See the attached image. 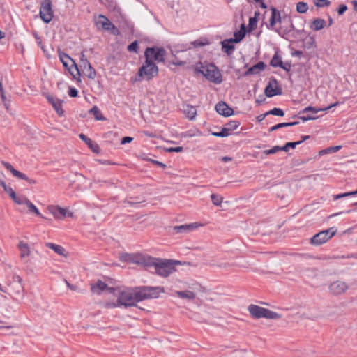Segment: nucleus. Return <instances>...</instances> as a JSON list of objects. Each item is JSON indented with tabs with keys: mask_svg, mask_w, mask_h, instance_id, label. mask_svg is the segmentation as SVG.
<instances>
[{
	"mask_svg": "<svg viewBox=\"0 0 357 357\" xmlns=\"http://www.w3.org/2000/svg\"><path fill=\"white\" fill-rule=\"evenodd\" d=\"M239 125L240 123L238 121H231L226 124L225 127L231 132V131L235 130L239 126Z\"/></svg>",
	"mask_w": 357,
	"mask_h": 357,
	"instance_id": "obj_42",
	"label": "nucleus"
},
{
	"mask_svg": "<svg viewBox=\"0 0 357 357\" xmlns=\"http://www.w3.org/2000/svg\"><path fill=\"white\" fill-rule=\"evenodd\" d=\"M95 24L98 29L109 31L112 33L117 31L116 27L103 15H99L95 18Z\"/></svg>",
	"mask_w": 357,
	"mask_h": 357,
	"instance_id": "obj_10",
	"label": "nucleus"
},
{
	"mask_svg": "<svg viewBox=\"0 0 357 357\" xmlns=\"http://www.w3.org/2000/svg\"><path fill=\"white\" fill-rule=\"evenodd\" d=\"M46 247L49 248L50 249L54 250L56 253L61 256H65V249L59 245L52 243H47L45 244Z\"/></svg>",
	"mask_w": 357,
	"mask_h": 357,
	"instance_id": "obj_31",
	"label": "nucleus"
},
{
	"mask_svg": "<svg viewBox=\"0 0 357 357\" xmlns=\"http://www.w3.org/2000/svg\"><path fill=\"white\" fill-rule=\"evenodd\" d=\"M337 105H338V102H337L335 103L331 104V105H329V106H328L326 107L319 108V109H317L315 107L309 106V107H307L304 108L303 109L301 110L299 112V114H305V113H307L308 112H311L313 114H316V113H317L318 112H320V111H328L331 108H332V107H335V106H336Z\"/></svg>",
	"mask_w": 357,
	"mask_h": 357,
	"instance_id": "obj_23",
	"label": "nucleus"
},
{
	"mask_svg": "<svg viewBox=\"0 0 357 357\" xmlns=\"http://www.w3.org/2000/svg\"><path fill=\"white\" fill-rule=\"evenodd\" d=\"M2 102H3V105H4L5 107H6V110L8 111L9 107H10V101L9 100H8L6 98V97L5 96V100H2Z\"/></svg>",
	"mask_w": 357,
	"mask_h": 357,
	"instance_id": "obj_62",
	"label": "nucleus"
},
{
	"mask_svg": "<svg viewBox=\"0 0 357 357\" xmlns=\"http://www.w3.org/2000/svg\"><path fill=\"white\" fill-rule=\"evenodd\" d=\"M266 65L264 62L260 61L257 63V64L252 66L250 67L247 72L245 73V75H254L257 74L259 72L264 70L265 69Z\"/></svg>",
	"mask_w": 357,
	"mask_h": 357,
	"instance_id": "obj_26",
	"label": "nucleus"
},
{
	"mask_svg": "<svg viewBox=\"0 0 357 357\" xmlns=\"http://www.w3.org/2000/svg\"><path fill=\"white\" fill-rule=\"evenodd\" d=\"M299 118H300L303 121H310V120H314V119H317V116H311V115H306V116H299Z\"/></svg>",
	"mask_w": 357,
	"mask_h": 357,
	"instance_id": "obj_56",
	"label": "nucleus"
},
{
	"mask_svg": "<svg viewBox=\"0 0 357 357\" xmlns=\"http://www.w3.org/2000/svg\"><path fill=\"white\" fill-rule=\"evenodd\" d=\"M90 65H91V63L86 59L85 54H84V52H82L80 62H79V66H80L81 68L87 67L88 66H90Z\"/></svg>",
	"mask_w": 357,
	"mask_h": 357,
	"instance_id": "obj_44",
	"label": "nucleus"
},
{
	"mask_svg": "<svg viewBox=\"0 0 357 357\" xmlns=\"http://www.w3.org/2000/svg\"><path fill=\"white\" fill-rule=\"evenodd\" d=\"M158 68L153 61L146 59L145 63L139 69L137 75L132 78L133 82H140L142 79L150 80L158 75Z\"/></svg>",
	"mask_w": 357,
	"mask_h": 357,
	"instance_id": "obj_3",
	"label": "nucleus"
},
{
	"mask_svg": "<svg viewBox=\"0 0 357 357\" xmlns=\"http://www.w3.org/2000/svg\"><path fill=\"white\" fill-rule=\"evenodd\" d=\"M68 95L73 98L77 97L78 95V91L75 88L70 87L68 91Z\"/></svg>",
	"mask_w": 357,
	"mask_h": 357,
	"instance_id": "obj_54",
	"label": "nucleus"
},
{
	"mask_svg": "<svg viewBox=\"0 0 357 357\" xmlns=\"http://www.w3.org/2000/svg\"><path fill=\"white\" fill-rule=\"evenodd\" d=\"M347 10V6L346 5H340L338 8L337 13L340 15H343Z\"/></svg>",
	"mask_w": 357,
	"mask_h": 357,
	"instance_id": "obj_60",
	"label": "nucleus"
},
{
	"mask_svg": "<svg viewBox=\"0 0 357 357\" xmlns=\"http://www.w3.org/2000/svg\"><path fill=\"white\" fill-rule=\"evenodd\" d=\"M91 289L93 293L97 294H100L106 289H108L111 292L112 290H113L112 288H108L107 285L100 280H98L96 284H92Z\"/></svg>",
	"mask_w": 357,
	"mask_h": 357,
	"instance_id": "obj_19",
	"label": "nucleus"
},
{
	"mask_svg": "<svg viewBox=\"0 0 357 357\" xmlns=\"http://www.w3.org/2000/svg\"><path fill=\"white\" fill-rule=\"evenodd\" d=\"M221 161L224 162H228L232 160V158L228 156H224L220 158Z\"/></svg>",
	"mask_w": 357,
	"mask_h": 357,
	"instance_id": "obj_64",
	"label": "nucleus"
},
{
	"mask_svg": "<svg viewBox=\"0 0 357 357\" xmlns=\"http://www.w3.org/2000/svg\"><path fill=\"white\" fill-rule=\"evenodd\" d=\"M140 261L143 264L144 267L153 269V271H151L152 273L164 278L168 277L175 272L174 265L179 264L178 261L155 258L149 255H146V257L142 258Z\"/></svg>",
	"mask_w": 357,
	"mask_h": 357,
	"instance_id": "obj_1",
	"label": "nucleus"
},
{
	"mask_svg": "<svg viewBox=\"0 0 357 357\" xmlns=\"http://www.w3.org/2000/svg\"><path fill=\"white\" fill-rule=\"evenodd\" d=\"M18 248L20 251L21 259H24L29 256L30 248L27 243L21 241L18 245Z\"/></svg>",
	"mask_w": 357,
	"mask_h": 357,
	"instance_id": "obj_27",
	"label": "nucleus"
},
{
	"mask_svg": "<svg viewBox=\"0 0 357 357\" xmlns=\"http://www.w3.org/2000/svg\"><path fill=\"white\" fill-rule=\"evenodd\" d=\"M183 112L190 120L195 119L197 115V109L194 106L190 105H185L183 106Z\"/></svg>",
	"mask_w": 357,
	"mask_h": 357,
	"instance_id": "obj_24",
	"label": "nucleus"
},
{
	"mask_svg": "<svg viewBox=\"0 0 357 357\" xmlns=\"http://www.w3.org/2000/svg\"><path fill=\"white\" fill-rule=\"evenodd\" d=\"M328 289L331 294L337 296L345 293L349 287L345 282L337 280L332 282Z\"/></svg>",
	"mask_w": 357,
	"mask_h": 357,
	"instance_id": "obj_11",
	"label": "nucleus"
},
{
	"mask_svg": "<svg viewBox=\"0 0 357 357\" xmlns=\"http://www.w3.org/2000/svg\"><path fill=\"white\" fill-rule=\"evenodd\" d=\"M2 165L11 172V174L16 178H20V179H27V176L20 171L15 169L10 163L7 162H2Z\"/></svg>",
	"mask_w": 357,
	"mask_h": 357,
	"instance_id": "obj_22",
	"label": "nucleus"
},
{
	"mask_svg": "<svg viewBox=\"0 0 357 357\" xmlns=\"http://www.w3.org/2000/svg\"><path fill=\"white\" fill-rule=\"evenodd\" d=\"M281 151V148L279 146H275L271 149L264 150L263 151V153L265 155H271V154H275L278 151Z\"/></svg>",
	"mask_w": 357,
	"mask_h": 357,
	"instance_id": "obj_49",
	"label": "nucleus"
},
{
	"mask_svg": "<svg viewBox=\"0 0 357 357\" xmlns=\"http://www.w3.org/2000/svg\"><path fill=\"white\" fill-rule=\"evenodd\" d=\"M357 195V190L352 191V192H345V193H342V194H338V195H336L334 197V199H340V198H342V197H349V196H353V195Z\"/></svg>",
	"mask_w": 357,
	"mask_h": 357,
	"instance_id": "obj_48",
	"label": "nucleus"
},
{
	"mask_svg": "<svg viewBox=\"0 0 357 357\" xmlns=\"http://www.w3.org/2000/svg\"><path fill=\"white\" fill-rule=\"evenodd\" d=\"M59 58L62 63L70 62V64L74 63V60L71 59L68 54L65 53H60Z\"/></svg>",
	"mask_w": 357,
	"mask_h": 357,
	"instance_id": "obj_43",
	"label": "nucleus"
},
{
	"mask_svg": "<svg viewBox=\"0 0 357 357\" xmlns=\"http://www.w3.org/2000/svg\"><path fill=\"white\" fill-rule=\"evenodd\" d=\"M234 43H235L232 40V38L225 39L221 42L222 49L228 56L231 55L234 50Z\"/></svg>",
	"mask_w": 357,
	"mask_h": 357,
	"instance_id": "obj_18",
	"label": "nucleus"
},
{
	"mask_svg": "<svg viewBox=\"0 0 357 357\" xmlns=\"http://www.w3.org/2000/svg\"><path fill=\"white\" fill-rule=\"evenodd\" d=\"M325 25L326 21L324 19L317 18L312 21L310 27L314 31H318L322 29L325 26Z\"/></svg>",
	"mask_w": 357,
	"mask_h": 357,
	"instance_id": "obj_30",
	"label": "nucleus"
},
{
	"mask_svg": "<svg viewBox=\"0 0 357 357\" xmlns=\"http://www.w3.org/2000/svg\"><path fill=\"white\" fill-rule=\"evenodd\" d=\"M313 1L314 5L319 8L328 6L331 4L328 0H313Z\"/></svg>",
	"mask_w": 357,
	"mask_h": 357,
	"instance_id": "obj_45",
	"label": "nucleus"
},
{
	"mask_svg": "<svg viewBox=\"0 0 357 357\" xmlns=\"http://www.w3.org/2000/svg\"><path fill=\"white\" fill-rule=\"evenodd\" d=\"M216 112L224 116H230L234 114L233 109L225 102H220L215 105Z\"/></svg>",
	"mask_w": 357,
	"mask_h": 357,
	"instance_id": "obj_16",
	"label": "nucleus"
},
{
	"mask_svg": "<svg viewBox=\"0 0 357 357\" xmlns=\"http://www.w3.org/2000/svg\"><path fill=\"white\" fill-rule=\"evenodd\" d=\"M307 10L308 5L307 3L301 1L296 4V11L298 13H305L307 11Z\"/></svg>",
	"mask_w": 357,
	"mask_h": 357,
	"instance_id": "obj_38",
	"label": "nucleus"
},
{
	"mask_svg": "<svg viewBox=\"0 0 357 357\" xmlns=\"http://www.w3.org/2000/svg\"><path fill=\"white\" fill-rule=\"evenodd\" d=\"M340 148H341L340 146L329 147V148H327V149H324V151H325V153H332V152H337V151H339L340 149Z\"/></svg>",
	"mask_w": 357,
	"mask_h": 357,
	"instance_id": "obj_53",
	"label": "nucleus"
},
{
	"mask_svg": "<svg viewBox=\"0 0 357 357\" xmlns=\"http://www.w3.org/2000/svg\"><path fill=\"white\" fill-rule=\"evenodd\" d=\"M282 93V90L281 87L278 86V81L275 78L271 79L265 89L266 96L271 98L277 95H281Z\"/></svg>",
	"mask_w": 357,
	"mask_h": 357,
	"instance_id": "obj_12",
	"label": "nucleus"
},
{
	"mask_svg": "<svg viewBox=\"0 0 357 357\" xmlns=\"http://www.w3.org/2000/svg\"><path fill=\"white\" fill-rule=\"evenodd\" d=\"M133 293L135 294V297H136L137 303L149 298L147 292L145 290V286L136 289L133 291Z\"/></svg>",
	"mask_w": 357,
	"mask_h": 357,
	"instance_id": "obj_25",
	"label": "nucleus"
},
{
	"mask_svg": "<svg viewBox=\"0 0 357 357\" xmlns=\"http://www.w3.org/2000/svg\"><path fill=\"white\" fill-rule=\"evenodd\" d=\"M47 210L57 220H63L66 217L73 218L74 216L72 211L58 205H50L47 206Z\"/></svg>",
	"mask_w": 357,
	"mask_h": 357,
	"instance_id": "obj_8",
	"label": "nucleus"
},
{
	"mask_svg": "<svg viewBox=\"0 0 357 357\" xmlns=\"http://www.w3.org/2000/svg\"><path fill=\"white\" fill-rule=\"evenodd\" d=\"M4 190L9 195L10 197L12 199L13 197H15V195H16L15 191L10 188L7 186L4 189Z\"/></svg>",
	"mask_w": 357,
	"mask_h": 357,
	"instance_id": "obj_58",
	"label": "nucleus"
},
{
	"mask_svg": "<svg viewBox=\"0 0 357 357\" xmlns=\"http://www.w3.org/2000/svg\"><path fill=\"white\" fill-rule=\"evenodd\" d=\"M248 310L251 316L255 319H278L281 318L280 314L256 305H250Z\"/></svg>",
	"mask_w": 357,
	"mask_h": 357,
	"instance_id": "obj_4",
	"label": "nucleus"
},
{
	"mask_svg": "<svg viewBox=\"0 0 357 357\" xmlns=\"http://www.w3.org/2000/svg\"><path fill=\"white\" fill-rule=\"evenodd\" d=\"M12 199L13 200V202L15 204H17L18 205H22V204L26 205L27 202L29 201L28 198L23 197V196H17V195H15V197H13Z\"/></svg>",
	"mask_w": 357,
	"mask_h": 357,
	"instance_id": "obj_40",
	"label": "nucleus"
},
{
	"mask_svg": "<svg viewBox=\"0 0 357 357\" xmlns=\"http://www.w3.org/2000/svg\"><path fill=\"white\" fill-rule=\"evenodd\" d=\"M79 138L82 140H83L92 149V151L93 152H95V153L99 152L98 145L97 144L94 143L91 139L87 137L85 135H84L82 133L80 134Z\"/></svg>",
	"mask_w": 357,
	"mask_h": 357,
	"instance_id": "obj_28",
	"label": "nucleus"
},
{
	"mask_svg": "<svg viewBox=\"0 0 357 357\" xmlns=\"http://www.w3.org/2000/svg\"><path fill=\"white\" fill-rule=\"evenodd\" d=\"M183 148L182 146L171 147L167 149L168 152H181Z\"/></svg>",
	"mask_w": 357,
	"mask_h": 357,
	"instance_id": "obj_59",
	"label": "nucleus"
},
{
	"mask_svg": "<svg viewBox=\"0 0 357 357\" xmlns=\"http://www.w3.org/2000/svg\"><path fill=\"white\" fill-rule=\"evenodd\" d=\"M245 36V30L244 25L243 24L241 26V29L240 31L234 33V38H232V40L236 43H239L243 39Z\"/></svg>",
	"mask_w": 357,
	"mask_h": 357,
	"instance_id": "obj_33",
	"label": "nucleus"
},
{
	"mask_svg": "<svg viewBox=\"0 0 357 357\" xmlns=\"http://www.w3.org/2000/svg\"><path fill=\"white\" fill-rule=\"evenodd\" d=\"M127 49L130 52H133L137 53L138 52V43H137V41L135 40V41L132 42L131 44H130L128 46Z\"/></svg>",
	"mask_w": 357,
	"mask_h": 357,
	"instance_id": "obj_50",
	"label": "nucleus"
},
{
	"mask_svg": "<svg viewBox=\"0 0 357 357\" xmlns=\"http://www.w3.org/2000/svg\"><path fill=\"white\" fill-rule=\"evenodd\" d=\"M165 50L162 47H148L145 51V57L148 61L162 62L165 61Z\"/></svg>",
	"mask_w": 357,
	"mask_h": 357,
	"instance_id": "obj_7",
	"label": "nucleus"
},
{
	"mask_svg": "<svg viewBox=\"0 0 357 357\" xmlns=\"http://www.w3.org/2000/svg\"><path fill=\"white\" fill-rule=\"evenodd\" d=\"M302 143V141L293 142H287L284 146H280L281 151H288L289 148L294 149L297 145H299Z\"/></svg>",
	"mask_w": 357,
	"mask_h": 357,
	"instance_id": "obj_41",
	"label": "nucleus"
},
{
	"mask_svg": "<svg viewBox=\"0 0 357 357\" xmlns=\"http://www.w3.org/2000/svg\"><path fill=\"white\" fill-rule=\"evenodd\" d=\"M267 114H273L278 116H283L284 115V113L282 109L276 107L267 112Z\"/></svg>",
	"mask_w": 357,
	"mask_h": 357,
	"instance_id": "obj_46",
	"label": "nucleus"
},
{
	"mask_svg": "<svg viewBox=\"0 0 357 357\" xmlns=\"http://www.w3.org/2000/svg\"><path fill=\"white\" fill-rule=\"evenodd\" d=\"M337 232V229L331 227L315 234L311 239L310 243L314 245H321L331 238Z\"/></svg>",
	"mask_w": 357,
	"mask_h": 357,
	"instance_id": "obj_6",
	"label": "nucleus"
},
{
	"mask_svg": "<svg viewBox=\"0 0 357 357\" xmlns=\"http://www.w3.org/2000/svg\"><path fill=\"white\" fill-rule=\"evenodd\" d=\"M40 16L42 20L45 23H49L53 17V10L52 9V1L43 0L40 5Z\"/></svg>",
	"mask_w": 357,
	"mask_h": 357,
	"instance_id": "obj_9",
	"label": "nucleus"
},
{
	"mask_svg": "<svg viewBox=\"0 0 357 357\" xmlns=\"http://www.w3.org/2000/svg\"><path fill=\"white\" fill-rule=\"evenodd\" d=\"M211 198L212 200V202L215 206H220L222 203V198L220 196L216 195L215 194H212L211 195Z\"/></svg>",
	"mask_w": 357,
	"mask_h": 357,
	"instance_id": "obj_47",
	"label": "nucleus"
},
{
	"mask_svg": "<svg viewBox=\"0 0 357 357\" xmlns=\"http://www.w3.org/2000/svg\"><path fill=\"white\" fill-rule=\"evenodd\" d=\"M145 257H146V255H143V254H136V255L125 254L120 257V260L122 261L131 262V263L137 264L139 266H143V264L141 262L139 263V261H141V259H142V258H145Z\"/></svg>",
	"mask_w": 357,
	"mask_h": 357,
	"instance_id": "obj_14",
	"label": "nucleus"
},
{
	"mask_svg": "<svg viewBox=\"0 0 357 357\" xmlns=\"http://www.w3.org/2000/svg\"><path fill=\"white\" fill-rule=\"evenodd\" d=\"M280 68H282L283 70H284L287 72H289V71H290V70L291 68V65L289 62H285V63L282 62V66H280Z\"/></svg>",
	"mask_w": 357,
	"mask_h": 357,
	"instance_id": "obj_55",
	"label": "nucleus"
},
{
	"mask_svg": "<svg viewBox=\"0 0 357 357\" xmlns=\"http://www.w3.org/2000/svg\"><path fill=\"white\" fill-rule=\"evenodd\" d=\"M89 113L95 116V119L98 121L104 120L105 118L101 114L100 109L97 106H93L90 110Z\"/></svg>",
	"mask_w": 357,
	"mask_h": 357,
	"instance_id": "obj_37",
	"label": "nucleus"
},
{
	"mask_svg": "<svg viewBox=\"0 0 357 357\" xmlns=\"http://www.w3.org/2000/svg\"><path fill=\"white\" fill-rule=\"evenodd\" d=\"M118 299L116 303H108L107 307H116L124 306L125 307L135 306L137 304V299L135 297L133 291L128 289L122 291H118Z\"/></svg>",
	"mask_w": 357,
	"mask_h": 357,
	"instance_id": "obj_2",
	"label": "nucleus"
},
{
	"mask_svg": "<svg viewBox=\"0 0 357 357\" xmlns=\"http://www.w3.org/2000/svg\"><path fill=\"white\" fill-rule=\"evenodd\" d=\"M230 135V132L228 130V129L225 127L222 128L221 131L220 132V135H221V137H227Z\"/></svg>",
	"mask_w": 357,
	"mask_h": 357,
	"instance_id": "obj_57",
	"label": "nucleus"
},
{
	"mask_svg": "<svg viewBox=\"0 0 357 357\" xmlns=\"http://www.w3.org/2000/svg\"><path fill=\"white\" fill-rule=\"evenodd\" d=\"M82 70L85 76L91 79H95L96 73L91 65L88 66L87 67L82 68Z\"/></svg>",
	"mask_w": 357,
	"mask_h": 357,
	"instance_id": "obj_32",
	"label": "nucleus"
},
{
	"mask_svg": "<svg viewBox=\"0 0 357 357\" xmlns=\"http://www.w3.org/2000/svg\"><path fill=\"white\" fill-rule=\"evenodd\" d=\"M333 259H350V258H353V259H357V253H352L351 255H337V256H334L333 257Z\"/></svg>",
	"mask_w": 357,
	"mask_h": 357,
	"instance_id": "obj_51",
	"label": "nucleus"
},
{
	"mask_svg": "<svg viewBox=\"0 0 357 357\" xmlns=\"http://www.w3.org/2000/svg\"><path fill=\"white\" fill-rule=\"evenodd\" d=\"M2 165L11 172V174L16 178H20V179H27V176L20 171L15 169L10 163L7 162H2Z\"/></svg>",
	"mask_w": 357,
	"mask_h": 357,
	"instance_id": "obj_21",
	"label": "nucleus"
},
{
	"mask_svg": "<svg viewBox=\"0 0 357 357\" xmlns=\"http://www.w3.org/2000/svg\"><path fill=\"white\" fill-rule=\"evenodd\" d=\"M257 20L255 17H251L249 20V27L250 30H253L257 26Z\"/></svg>",
	"mask_w": 357,
	"mask_h": 357,
	"instance_id": "obj_52",
	"label": "nucleus"
},
{
	"mask_svg": "<svg viewBox=\"0 0 357 357\" xmlns=\"http://www.w3.org/2000/svg\"><path fill=\"white\" fill-rule=\"evenodd\" d=\"M68 70L74 78H76L77 76L80 75L79 70L75 62H74V63L70 64V67L68 68Z\"/></svg>",
	"mask_w": 357,
	"mask_h": 357,
	"instance_id": "obj_39",
	"label": "nucleus"
},
{
	"mask_svg": "<svg viewBox=\"0 0 357 357\" xmlns=\"http://www.w3.org/2000/svg\"><path fill=\"white\" fill-rule=\"evenodd\" d=\"M282 58L278 52L275 53L272 59L271 60L270 65L274 68L282 66Z\"/></svg>",
	"mask_w": 357,
	"mask_h": 357,
	"instance_id": "obj_34",
	"label": "nucleus"
},
{
	"mask_svg": "<svg viewBox=\"0 0 357 357\" xmlns=\"http://www.w3.org/2000/svg\"><path fill=\"white\" fill-rule=\"evenodd\" d=\"M133 140V138L131 137H124L122 138L121 144H125L126 143H130Z\"/></svg>",
	"mask_w": 357,
	"mask_h": 357,
	"instance_id": "obj_61",
	"label": "nucleus"
},
{
	"mask_svg": "<svg viewBox=\"0 0 357 357\" xmlns=\"http://www.w3.org/2000/svg\"><path fill=\"white\" fill-rule=\"evenodd\" d=\"M298 123V122H297V121L278 123V124L271 127L269 128V132H273L279 128H284V127L293 126L297 125Z\"/></svg>",
	"mask_w": 357,
	"mask_h": 357,
	"instance_id": "obj_36",
	"label": "nucleus"
},
{
	"mask_svg": "<svg viewBox=\"0 0 357 357\" xmlns=\"http://www.w3.org/2000/svg\"><path fill=\"white\" fill-rule=\"evenodd\" d=\"M176 294L181 298L187 299L189 301L194 300L196 297V294L190 290L186 291H176Z\"/></svg>",
	"mask_w": 357,
	"mask_h": 357,
	"instance_id": "obj_29",
	"label": "nucleus"
},
{
	"mask_svg": "<svg viewBox=\"0 0 357 357\" xmlns=\"http://www.w3.org/2000/svg\"><path fill=\"white\" fill-rule=\"evenodd\" d=\"M208 80L215 84H220L222 82V74L219 69L214 65L210 64L203 67V70H199Z\"/></svg>",
	"mask_w": 357,
	"mask_h": 357,
	"instance_id": "obj_5",
	"label": "nucleus"
},
{
	"mask_svg": "<svg viewBox=\"0 0 357 357\" xmlns=\"http://www.w3.org/2000/svg\"><path fill=\"white\" fill-rule=\"evenodd\" d=\"M198 227H199V225L197 223H192V224L175 226L173 227V233L174 234L188 233L190 231H192V230L197 229Z\"/></svg>",
	"mask_w": 357,
	"mask_h": 357,
	"instance_id": "obj_17",
	"label": "nucleus"
},
{
	"mask_svg": "<svg viewBox=\"0 0 357 357\" xmlns=\"http://www.w3.org/2000/svg\"><path fill=\"white\" fill-rule=\"evenodd\" d=\"M46 98L50 104H51L53 108L55 109L57 114L59 116H62L64 113V111L62 108L63 101L50 95L47 96Z\"/></svg>",
	"mask_w": 357,
	"mask_h": 357,
	"instance_id": "obj_15",
	"label": "nucleus"
},
{
	"mask_svg": "<svg viewBox=\"0 0 357 357\" xmlns=\"http://www.w3.org/2000/svg\"><path fill=\"white\" fill-rule=\"evenodd\" d=\"M271 16L269 20V24L267 25V28L268 29L274 30L275 32L280 34V31L278 29L275 28L276 23L281 22V15L279 10H278L275 8L272 7L271 8Z\"/></svg>",
	"mask_w": 357,
	"mask_h": 357,
	"instance_id": "obj_13",
	"label": "nucleus"
},
{
	"mask_svg": "<svg viewBox=\"0 0 357 357\" xmlns=\"http://www.w3.org/2000/svg\"><path fill=\"white\" fill-rule=\"evenodd\" d=\"M0 95H1V100H5V93H4V91L3 89V85H2L1 82H0Z\"/></svg>",
	"mask_w": 357,
	"mask_h": 357,
	"instance_id": "obj_63",
	"label": "nucleus"
},
{
	"mask_svg": "<svg viewBox=\"0 0 357 357\" xmlns=\"http://www.w3.org/2000/svg\"><path fill=\"white\" fill-rule=\"evenodd\" d=\"M145 290L147 292L149 298H157L159 296L160 293L164 292V288L162 287L145 286Z\"/></svg>",
	"mask_w": 357,
	"mask_h": 357,
	"instance_id": "obj_20",
	"label": "nucleus"
},
{
	"mask_svg": "<svg viewBox=\"0 0 357 357\" xmlns=\"http://www.w3.org/2000/svg\"><path fill=\"white\" fill-rule=\"evenodd\" d=\"M26 206H27L29 211L31 213H35L36 215L41 217L43 219H47L45 216H43L37 207L29 199Z\"/></svg>",
	"mask_w": 357,
	"mask_h": 357,
	"instance_id": "obj_35",
	"label": "nucleus"
}]
</instances>
